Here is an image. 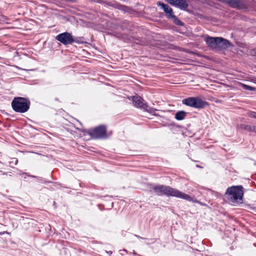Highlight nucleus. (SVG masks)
I'll return each mask as SVG.
<instances>
[{"mask_svg": "<svg viewBox=\"0 0 256 256\" xmlns=\"http://www.w3.org/2000/svg\"><path fill=\"white\" fill-rule=\"evenodd\" d=\"M176 20V24L178 25H179V26H182L183 24V23L180 20L176 19V20Z\"/></svg>", "mask_w": 256, "mask_h": 256, "instance_id": "6ab92c4d", "label": "nucleus"}, {"mask_svg": "<svg viewBox=\"0 0 256 256\" xmlns=\"http://www.w3.org/2000/svg\"><path fill=\"white\" fill-rule=\"evenodd\" d=\"M132 102L136 106L141 108L150 113L153 114L156 110V109L150 107L146 103L144 102V100L140 96H133Z\"/></svg>", "mask_w": 256, "mask_h": 256, "instance_id": "423d86ee", "label": "nucleus"}, {"mask_svg": "<svg viewBox=\"0 0 256 256\" xmlns=\"http://www.w3.org/2000/svg\"><path fill=\"white\" fill-rule=\"evenodd\" d=\"M132 254H134V256H138V254L136 252H135L134 250V251H133Z\"/></svg>", "mask_w": 256, "mask_h": 256, "instance_id": "412c9836", "label": "nucleus"}, {"mask_svg": "<svg viewBox=\"0 0 256 256\" xmlns=\"http://www.w3.org/2000/svg\"><path fill=\"white\" fill-rule=\"evenodd\" d=\"M107 253L109 254H112V251L107 252Z\"/></svg>", "mask_w": 256, "mask_h": 256, "instance_id": "b1692460", "label": "nucleus"}, {"mask_svg": "<svg viewBox=\"0 0 256 256\" xmlns=\"http://www.w3.org/2000/svg\"><path fill=\"white\" fill-rule=\"evenodd\" d=\"M14 160L15 161L16 163H17L18 162V160L16 158H14Z\"/></svg>", "mask_w": 256, "mask_h": 256, "instance_id": "5701e85b", "label": "nucleus"}, {"mask_svg": "<svg viewBox=\"0 0 256 256\" xmlns=\"http://www.w3.org/2000/svg\"><path fill=\"white\" fill-rule=\"evenodd\" d=\"M171 4L175 6L181 10H185L188 7V4L185 0H166Z\"/></svg>", "mask_w": 256, "mask_h": 256, "instance_id": "9d476101", "label": "nucleus"}, {"mask_svg": "<svg viewBox=\"0 0 256 256\" xmlns=\"http://www.w3.org/2000/svg\"><path fill=\"white\" fill-rule=\"evenodd\" d=\"M120 252H127V250L125 249H124L123 250H120Z\"/></svg>", "mask_w": 256, "mask_h": 256, "instance_id": "4be33fe9", "label": "nucleus"}, {"mask_svg": "<svg viewBox=\"0 0 256 256\" xmlns=\"http://www.w3.org/2000/svg\"><path fill=\"white\" fill-rule=\"evenodd\" d=\"M242 128L250 132H252L253 126H251L250 125L246 124V125H244L242 126Z\"/></svg>", "mask_w": 256, "mask_h": 256, "instance_id": "2eb2a0df", "label": "nucleus"}, {"mask_svg": "<svg viewBox=\"0 0 256 256\" xmlns=\"http://www.w3.org/2000/svg\"><path fill=\"white\" fill-rule=\"evenodd\" d=\"M157 5L160 6L161 8L164 12L168 18H170L174 20L177 19L176 16L174 14L172 8L168 5L164 4L161 2H158Z\"/></svg>", "mask_w": 256, "mask_h": 256, "instance_id": "6e6552de", "label": "nucleus"}, {"mask_svg": "<svg viewBox=\"0 0 256 256\" xmlns=\"http://www.w3.org/2000/svg\"><path fill=\"white\" fill-rule=\"evenodd\" d=\"M138 236V238H140L141 239H144V238H141V237H140V236Z\"/></svg>", "mask_w": 256, "mask_h": 256, "instance_id": "393cba45", "label": "nucleus"}, {"mask_svg": "<svg viewBox=\"0 0 256 256\" xmlns=\"http://www.w3.org/2000/svg\"><path fill=\"white\" fill-rule=\"evenodd\" d=\"M80 39H81V38H73L74 42H76L77 44L82 43L83 41L80 40Z\"/></svg>", "mask_w": 256, "mask_h": 256, "instance_id": "a211bd4d", "label": "nucleus"}, {"mask_svg": "<svg viewBox=\"0 0 256 256\" xmlns=\"http://www.w3.org/2000/svg\"><path fill=\"white\" fill-rule=\"evenodd\" d=\"M186 116V112L184 111H179L175 114V118L178 120H184Z\"/></svg>", "mask_w": 256, "mask_h": 256, "instance_id": "ddd939ff", "label": "nucleus"}, {"mask_svg": "<svg viewBox=\"0 0 256 256\" xmlns=\"http://www.w3.org/2000/svg\"><path fill=\"white\" fill-rule=\"evenodd\" d=\"M252 132L256 133V126H253Z\"/></svg>", "mask_w": 256, "mask_h": 256, "instance_id": "aec40b11", "label": "nucleus"}, {"mask_svg": "<svg viewBox=\"0 0 256 256\" xmlns=\"http://www.w3.org/2000/svg\"><path fill=\"white\" fill-rule=\"evenodd\" d=\"M87 133L94 139H104L107 138L106 127L99 126L93 130H88Z\"/></svg>", "mask_w": 256, "mask_h": 256, "instance_id": "39448f33", "label": "nucleus"}, {"mask_svg": "<svg viewBox=\"0 0 256 256\" xmlns=\"http://www.w3.org/2000/svg\"><path fill=\"white\" fill-rule=\"evenodd\" d=\"M242 88L246 90L253 91L254 90V88L252 87V86H248V85L245 84H242Z\"/></svg>", "mask_w": 256, "mask_h": 256, "instance_id": "4468645a", "label": "nucleus"}, {"mask_svg": "<svg viewBox=\"0 0 256 256\" xmlns=\"http://www.w3.org/2000/svg\"><path fill=\"white\" fill-rule=\"evenodd\" d=\"M224 2L234 8H241L243 6L242 2L240 0H226Z\"/></svg>", "mask_w": 256, "mask_h": 256, "instance_id": "f8f14e48", "label": "nucleus"}, {"mask_svg": "<svg viewBox=\"0 0 256 256\" xmlns=\"http://www.w3.org/2000/svg\"><path fill=\"white\" fill-rule=\"evenodd\" d=\"M30 104L28 99L22 97H16L12 100V106L16 112L24 113L29 110Z\"/></svg>", "mask_w": 256, "mask_h": 256, "instance_id": "7ed1b4c3", "label": "nucleus"}, {"mask_svg": "<svg viewBox=\"0 0 256 256\" xmlns=\"http://www.w3.org/2000/svg\"><path fill=\"white\" fill-rule=\"evenodd\" d=\"M56 38L64 45L71 44L74 42L72 36L68 32L58 34L56 36Z\"/></svg>", "mask_w": 256, "mask_h": 256, "instance_id": "0eeeda50", "label": "nucleus"}, {"mask_svg": "<svg viewBox=\"0 0 256 256\" xmlns=\"http://www.w3.org/2000/svg\"><path fill=\"white\" fill-rule=\"evenodd\" d=\"M230 46V42L222 38L217 37L216 50H222L228 48Z\"/></svg>", "mask_w": 256, "mask_h": 256, "instance_id": "1a4fd4ad", "label": "nucleus"}, {"mask_svg": "<svg viewBox=\"0 0 256 256\" xmlns=\"http://www.w3.org/2000/svg\"><path fill=\"white\" fill-rule=\"evenodd\" d=\"M225 196L228 200L234 204L243 202V187L242 186H232L228 188Z\"/></svg>", "mask_w": 256, "mask_h": 256, "instance_id": "f03ea898", "label": "nucleus"}, {"mask_svg": "<svg viewBox=\"0 0 256 256\" xmlns=\"http://www.w3.org/2000/svg\"><path fill=\"white\" fill-rule=\"evenodd\" d=\"M183 104L196 108L200 109L208 106V103L198 97H188L182 100Z\"/></svg>", "mask_w": 256, "mask_h": 256, "instance_id": "20e7f679", "label": "nucleus"}, {"mask_svg": "<svg viewBox=\"0 0 256 256\" xmlns=\"http://www.w3.org/2000/svg\"><path fill=\"white\" fill-rule=\"evenodd\" d=\"M248 116L256 119V112H250L248 113Z\"/></svg>", "mask_w": 256, "mask_h": 256, "instance_id": "f3484780", "label": "nucleus"}, {"mask_svg": "<svg viewBox=\"0 0 256 256\" xmlns=\"http://www.w3.org/2000/svg\"><path fill=\"white\" fill-rule=\"evenodd\" d=\"M152 188L154 192L158 196L164 195L168 197H176L188 201L192 200V198L190 196L170 186L156 185L152 187Z\"/></svg>", "mask_w": 256, "mask_h": 256, "instance_id": "f257e3e1", "label": "nucleus"}, {"mask_svg": "<svg viewBox=\"0 0 256 256\" xmlns=\"http://www.w3.org/2000/svg\"><path fill=\"white\" fill-rule=\"evenodd\" d=\"M192 198V197H191ZM191 202V200L190 201ZM192 202H195V203H198V204H200V205L201 206H207V204L204 203V202H202L197 200H193V198H192Z\"/></svg>", "mask_w": 256, "mask_h": 256, "instance_id": "dca6fc26", "label": "nucleus"}, {"mask_svg": "<svg viewBox=\"0 0 256 256\" xmlns=\"http://www.w3.org/2000/svg\"><path fill=\"white\" fill-rule=\"evenodd\" d=\"M205 42L209 47L213 50H216L217 37L207 36L205 38Z\"/></svg>", "mask_w": 256, "mask_h": 256, "instance_id": "9b49d317", "label": "nucleus"}]
</instances>
